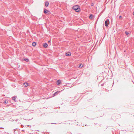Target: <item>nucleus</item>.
Instances as JSON below:
<instances>
[{"label": "nucleus", "mask_w": 134, "mask_h": 134, "mask_svg": "<svg viewBox=\"0 0 134 134\" xmlns=\"http://www.w3.org/2000/svg\"><path fill=\"white\" fill-rule=\"evenodd\" d=\"M133 15H134V12H133Z\"/></svg>", "instance_id": "18"}, {"label": "nucleus", "mask_w": 134, "mask_h": 134, "mask_svg": "<svg viewBox=\"0 0 134 134\" xmlns=\"http://www.w3.org/2000/svg\"><path fill=\"white\" fill-rule=\"evenodd\" d=\"M83 66V65L82 64H81L79 65V67L80 68H82Z\"/></svg>", "instance_id": "15"}, {"label": "nucleus", "mask_w": 134, "mask_h": 134, "mask_svg": "<svg viewBox=\"0 0 134 134\" xmlns=\"http://www.w3.org/2000/svg\"><path fill=\"white\" fill-rule=\"evenodd\" d=\"M73 9H74L77 12H78L80 10V8L78 5L74 6L72 7Z\"/></svg>", "instance_id": "1"}, {"label": "nucleus", "mask_w": 134, "mask_h": 134, "mask_svg": "<svg viewBox=\"0 0 134 134\" xmlns=\"http://www.w3.org/2000/svg\"><path fill=\"white\" fill-rule=\"evenodd\" d=\"M23 85L24 86L26 87L27 86L29 85L28 83L26 82L24 83Z\"/></svg>", "instance_id": "6"}, {"label": "nucleus", "mask_w": 134, "mask_h": 134, "mask_svg": "<svg viewBox=\"0 0 134 134\" xmlns=\"http://www.w3.org/2000/svg\"><path fill=\"white\" fill-rule=\"evenodd\" d=\"M65 54L66 56H70L71 55V53L69 52L66 53Z\"/></svg>", "instance_id": "7"}, {"label": "nucleus", "mask_w": 134, "mask_h": 134, "mask_svg": "<svg viewBox=\"0 0 134 134\" xmlns=\"http://www.w3.org/2000/svg\"><path fill=\"white\" fill-rule=\"evenodd\" d=\"M93 15L92 14H91L89 16V18L90 19H92L93 18Z\"/></svg>", "instance_id": "10"}, {"label": "nucleus", "mask_w": 134, "mask_h": 134, "mask_svg": "<svg viewBox=\"0 0 134 134\" xmlns=\"http://www.w3.org/2000/svg\"><path fill=\"white\" fill-rule=\"evenodd\" d=\"M16 98V96H14V97H13L12 98V99L13 100L15 101L16 100L15 99Z\"/></svg>", "instance_id": "11"}, {"label": "nucleus", "mask_w": 134, "mask_h": 134, "mask_svg": "<svg viewBox=\"0 0 134 134\" xmlns=\"http://www.w3.org/2000/svg\"><path fill=\"white\" fill-rule=\"evenodd\" d=\"M24 60L26 62H28L29 61V60L28 59L26 58V59H24Z\"/></svg>", "instance_id": "13"}, {"label": "nucleus", "mask_w": 134, "mask_h": 134, "mask_svg": "<svg viewBox=\"0 0 134 134\" xmlns=\"http://www.w3.org/2000/svg\"><path fill=\"white\" fill-rule=\"evenodd\" d=\"M122 16H119V18L120 19V18H122Z\"/></svg>", "instance_id": "17"}, {"label": "nucleus", "mask_w": 134, "mask_h": 134, "mask_svg": "<svg viewBox=\"0 0 134 134\" xmlns=\"http://www.w3.org/2000/svg\"><path fill=\"white\" fill-rule=\"evenodd\" d=\"M60 93V91H57L55 92L53 94V95L54 96H55L56 95H57L58 93Z\"/></svg>", "instance_id": "4"}, {"label": "nucleus", "mask_w": 134, "mask_h": 134, "mask_svg": "<svg viewBox=\"0 0 134 134\" xmlns=\"http://www.w3.org/2000/svg\"><path fill=\"white\" fill-rule=\"evenodd\" d=\"M125 34L127 35L129 34V33L127 31H125Z\"/></svg>", "instance_id": "16"}, {"label": "nucleus", "mask_w": 134, "mask_h": 134, "mask_svg": "<svg viewBox=\"0 0 134 134\" xmlns=\"http://www.w3.org/2000/svg\"><path fill=\"white\" fill-rule=\"evenodd\" d=\"M2 129H4L3 128H1V127L0 128V129H2Z\"/></svg>", "instance_id": "20"}, {"label": "nucleus", "mask_w": 134, "mask_h": 134, "mask_svg": "<svg viewBox=\"0 0 134 134\" xmlns=\"http://www.w3.org/2000/svg\"><path fill=\"white\" fill-rule=\"evenodd\" d=\"M61 81L60 80H58L57 81V84L59 85L61 83Z\"/></svg>", "instance_id": "5"}, {"label": "nucleus", "mask_w": 134, "mask_h": 134, "mask_svg": "<svg viewBox=\"0 0 134 134\" xmlns=\"http://www.w3.org/2000/svg\"><path fill=\"white\" fill-rule=\"evenodd\" d=\"M36 45V43L35 42H34L32 43V45L34 46H35Z\"/></svg>", "instance_id": "12"}, {"label": "nucleus", "mask_w": 134, "mask_h": 134, "mask_svg": "<svg viewBox=\"0 0 134 134\" xmlns=\"http://www.w3.org/2000/svg\"><path fill=\"white\" fill-rule=\"evenodd\" d=\"M48 46V44L46 43H45L43 45V46L44 47L46 48Z\"/></svg>", "instance_id": "8"}, {"label": "nucleus", "mask_w": 134, "mask_h": 134, "mask_svg": "<svg viewBox=\"0 0 134 134\" xmlns=\"http://www.w3.org/2000/svg\"><path fill=\"white\" fill-rule=\"evenodd\" d=\"M49 4V2H45V6L46 7L48 6V5Z\"/></svg>", "instance_id": "9"}, {"label": "nucleus", "mask_w": 134, "mask_h": 134, "mask_svg": "<svg viewBox=\"0 0 134 134\" xmlns=\"http://www.w3.org/2000/svg\"><path fill=\"white\" fill-rule=\"evenodd\" d=\"M3 103L5 104H6L8 103V101L6 100H5L3 102Z\"/></svg>", "instance_id": "14"}, {"label": "nucleus", "mask_w": 134, "mask_h": 134, "mask_svg": "<svg viewBox=\"0 0 134 134\" xmlns=\"http://www.w3.org/2000/svg\"><path fill=\"white\" fill-rule=\"evenodd\" d=\"M48 43H50L51 41H48Z\"/></svg>", "instance_id": "19"}, {"label": "nucleus", "mask_w": 134, "mask_h": 134, "mask_svg": "<svg viewBox=\"0 0 134 134\" xmlns=\"http://www.w3.org/2000/svg\"><path fill=\"white\" fill-rule=\"evenodd\" d=\"M109 20L108 19H107L106 20L105 22V25L106 27H107L108 26V24H109Z\"/></svg>", "instance_id": "3"}, {"label": "nucleus", "mask_w": 134, "mask_h": 134, "mask_svg": "<svg viewBox=\"0 0 134 134\" xmlns=\"http://www.w3.org/2000/svg\"><path fill=\"white\" fill-rule=\"evenodd\" d=\"M1 132V131H0V132Z\"/></svg>", "instance_id": "21"}, {"label": "nucleus", "mask_w": 134, "mask_h": 134, "mask_svg": "<svg viewBox=\"0 0 134 134\" xmlns=\"http://www.w3.org/2000/svg\"><path fill=\"white\" fill-rule=\"evenodd\" d=\"M44 12L46 14H50L51 13L50 12L46 9L44 10Z\"/></svg>", "instance_id": "2"}]
</instances>
